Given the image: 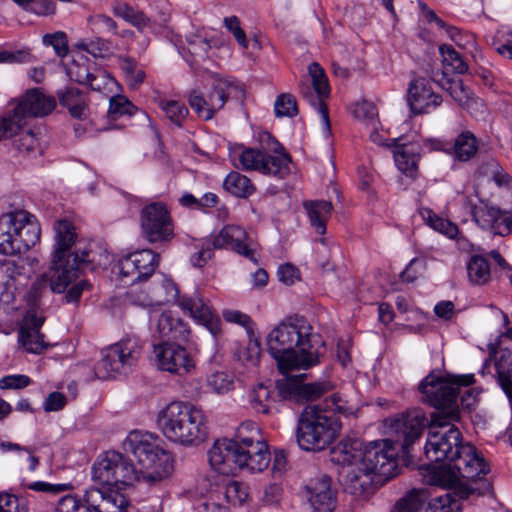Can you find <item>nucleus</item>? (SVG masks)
<instances>
[{"label": "nucleus", "mask_w": 512, "mask_h": 512, "mask_svg": "<svg viewBox=\"0 0 512 512\" xmlns=\"http://www.w3.org/2000/svg\"><path fill=\"white\" fill-rule=\"evenodd\" d=\"M454 421L434 415L428 427L425 456L430 462L429 483L440 488H456L461 480L476 481L489 472L484 457L463 442Z\"/></svg>", "instance_id": "f257e3e1"}, {"label": "nucleus", "mask_w": 512, "mask_h": 512, "mask_svg": "<svg viewBox=\"0 0 512 512\" xmlns=\"http://www.w3.org/2000/svg\"><path fill=\"white\" fill-rule=\"evenodd\" d=\"M397 452L388 440L374 441L363 448L357 442L339 444L331 451V459L339 464L340 482L354 496H367L374 486L397 474Z\"/></svg>", "instance_id": "f03ea898"}, {"label": "nucleus", "mask_w": 512, "mask_h": 512, "mask_svg": "<svg viewBox=\"0 0 512 512\" xmlns=\"http://www.w3.org/2000/svg\"><path fill=\"white\" fill-rule=\"evenodd\" d=\"M54 251L49 274H42L33 284L38 292L49 288L54 293H63L86 267L95 269L109 262V254L92 249L77 248L71 251L77 240L75 226L68 220H58L54 224Z\"/></svg>", "instance_id": "7ed1b4c3"}, {"label": "nucleus", "mask_w": 512, "mask_h": 512, "mask_svg": "<svg viewBox=\"0 0 512 512\" xmlns=\"http://www.w3.org/2000/svg\"><path fill=\"white\" fill-rule=\"evenodd\" d=\"M267 349L282 374L307 370L320 362L312 327L298 316L279 323L266 338Z\"/></svg>", "instance_id": "20e7f679"}, {"label": "nucleus", "mask_w": 512, "mask_h": 512, "mask_svg": "<svg viewBox=\"0 0 512 512\" xmlns=\"http://www.w3.org/2000/svg\"><path fill=\"white\" fill-rule=\"evenodd\" d=\"M157 426L170 441L185 447L203 442L208 434L204 411L184 401H173L158 412Z\"/></svg>", "instance_id": "39448f33"}, {"label": "nucleus", "mask_w": 512, "mask_h": 512, "mask_svg": "<svg viewBox=\"0 0 512 512\" xmlns=\"http://www.w3.org/2000/svg\"><path fill=\"white\" fill-rule=\"evenodd\" d=\"M123 448L137 459L138 471L144 482L154 485L172 474V456L161 447L157 435L134 430L124 440Z\"/></svg>", "instance_id": "423d86ee"}, {"label": "nucleus", "mask_w": 512, "mask_h": 512, "mask_svg": "<svg viewBox=\"0 0 512 512\" xmlns=\"http://www.w3.org/2000/svg\"><path fill=\"white\" fill-rule=\"evenodd\" d=\"M474 383V375H459L453 378H443L434 374L427 375L419 385L421 400L438 410L431 415H439L443 419L459 420L458 395L461 387Z\"/></svg>", "instance_id": "0eeeda50"}, {"label": "nucleus", "mask_w": 512, "mask_h": 512, "mask_svg": "<svg viewBox=\"0 0 512 512\" xmlns=\"http://www.w3.org/2000/svg\"><path fill=\"white\" fill-rule=\"evenodd\" d=\"M337 422L318 405L307 406L301 413L296 439L299 447L306 451H321L334 440Z\"/></svg>", "instance_id": "6e6552de"}, {"label": "nucleus", "mask_w": 512, "mask_h": 512, "mask_svg": "<svg viewBox=\"0 0 512 512\" xmlns=\"http://www.w3.org/2000/svg\"><path fill=\"white\" fill-rule=\"evenodd\" d=\"M129 501L114 487H91L86 490L83 502L73 495L63 496L55 512H127Z\"/></svg>", "instance_id": "1a4fd4ad"}, {"label": "nucleus", "mask_w": 512, "mask_h": 512, "mask_svg": "<svg viewBox=\"0 0 512 512\" xmlns=\"http://www.w3.org/2000/svg\"><path fill=\"white\" fill-rule=\"evenodd\" d=\"M266 140L272 142L270 149L275 154H268L262 149L246 148L239 155L241 168L245 171H257L264 175L284 179L291 173V158L268 132L261 135V142Z\"/></svg>", "instance_id": "9d476101"}, {"label": "nucleus", "mask_w": 512, "mask_h": 512, "mask_svg": "<svg viewBox=\"0 0 512 512\" xmlns=\"http://www.w3.org/2000/svg\"><path fill=\"white\" fill-rule=\"evenodd\" d=\"M142 346L138 338L127 337L101 351V359L95 367V373L100 379L126 374L136 366Z\"/></svg>", "instance_id": "9b49d317"}, {"label": "nucleus", "mask_w": 512, "mask_h": 512, "mask_svg": "<svg viewBox=\"0 0 512 512\" xmlns=\"http://www.w3.org/2000/svg\"><path fill=\"white\" fill-rule=\"evenodd\" d=\"M91 473L95 482L108 487L117 484L132 485L135 481H143L131 460L113 450L106 451L97 458Z\"/></svg>", "instance_id": "f8f14e48"}, {"label": "nucleus", "mask_w": 512, "mask_h": 512, "mask_svg": "<svg viewBox=\"0 0 512 512\" xmlns=\"http://www.w3.org/2000/svg\"><path fill=\"white\" fill-rule=\"evenodd\" d=\"M430 421L420 408L407 411L385 420V427L392 441L400 445L404 453L418 440Z\"/></svg>", "instance_id": "ddd939ff"}, {"label": "nucleus", "mask_w": 512, "mask_h": 512, "mask_svg": "<svg viewBox=\"0 0 512 512\" xmlns=\"http://www.w3.org/2000/svg\"><path fill=\"white\" fill-rule=\"evenodd\" d=\"M163 285L165 289L174 291L176 304L185 314L205 326L213 336L220 333L221 321L219 316L198 291L191 294H179L175 283L170 279H164Z\"/></svg>", "instance_id": "4468645a"}, {"label": "nucleus", "mask_w": 512, "mask_h": 512, "mask_svg": "<svg viewBox=\"0 0 512 512\" xmlns=\"http://www.w3.org/2000/svg\"><path fill=\"white\" fill-rule=\"evenodd\" d=\"M141 235L150 243L168 242L174 237V224L166 204L152 202L140 214Z\"/></svg>", "instance_id": "2eb2a0df"}, {"label": "nucleus", "mask_w": 512, "mask_h": 512, "mask_svg": "<svg viewBox=\"0 0 512 512\" xmlns=\"http://www.w3.org/2000/svg\"><path fill=\"white\" fill-rule=\"evenodd\" d=\"M238 93H242L238 85L226 79H218L207 96L196 90L191 91L188 102L199 118L208 121L223 108L228 98Z\"/></svg>", "instance_id": "dca6fc26"}, {"label": "nucleus", "mask_w": 512, "mask_h": 512, "mask_svg": "<svg viewBox=\"0 0 512 512\" xmlns=\"http://www.w3.org/2000/svg\"><path fill=\"white\" fill-rule=\"evenodd\" d=\"M278 379L275 383L277 399L294 403H305L320 398L323 394L332 390L333 385L329 381L304 383L301 376H287Z\"/></svg>", "instance_id": "f3484780"}, {"label": "nucleus", "mask_w": 512, "mask_h": 512, "mask_svg": "<svg viewBox=\"0 0 512 512\" xmlns=\"http://www.w3.org/2000/svg\"><path fill=\"white\" fill-rule=\"evenodd\" d=\"M309 76L299 83L300 94L313 106L317 107L323 124L330 131L329 113L324 99L330 94V88L324 70L316 62L308 67Z\"/></svg>", "instance_id": "a211bd4d"}, {"label": "nucleus", "mask_w": 512, "mask_h": 512, "mask_svg": "<svg viewBox=\"0 0 512 512\" xmlns=\"http://www.w3.org/2000/svg\"><path fill=\"white\" fill-rule=\"evenodd\" d=\"M213 247L234 251L251 262L258 263L257 243L241 226H224L213 237Z\"/></svg>", "instance_id": "6ab92c4d"}, {"label": "nucleus", "mask_w": 512, "mask_h": 512, "mask_svg": "<svg viewBox=\"0 0 512 512\" xmlns=\"http://www.w3.org/2000/svg\"><path fill=\"white\" fill-rule=\"evenodd\" d=\"M153 353L158 368L171 374L185 375L195 364L183 346L174 342H162L154 345Z\"/></svg>", "instance_id": "aec40b11"}, {"label": "nucleus", "mask_w": 512, "mask_h": 512, "mask_svg": "<svg viewBox=\"0 0 512 512\" xmlns=\"http://www.w3.org/2000/svg\"><path fill=\"white\" fill-rule=\"evenodd\" d=\"M159 258V254L151 249L135 251L119 260V273L122 277L131 278V283H138L152 276L159 264Z\"/></svg>", "instance_id": "412c9836"}, {"label": "nucleus", "mask_w": 512, "mask_h": 512, "mask_svg": "<svg viewBox=\"0 0 512 512\" xmlns=\"http://www.w3.org/2000/svg\"><path fill=\"white\" fill-rule=\"evenodd\" d=\"M11 104L27 123V118H41L51 114L56 108V99L40 88H32L11 101Z\"/></svg>", "instance_id": "4be33fe9"}, {"label": "nucleus", "mask_w": 512, "mask_h": 512, "mask_svg": "<svg viewBox=\"0 0 512 512\" xmlns=\"http://www.w3.org/2000/svg\"><path fill=\"white\" fill-rule=\"evenodd\" d=\"M237 470L249 472L264 471L271 461V455L267 443L260 439L249 440V443L237 445Z\"/></svg>", "instance_id": "5701e85b"}, {"label": "nucleus", "mask_w": 512, "mask_h": 512, "mask_svg": "<svg viewBox=\"0 0 512 512\" xmlns=\"http://www.w3.org/2000/svg\"><path fill=\"white\" fill-rule=\"evenodd\" d=\"M408 103L414 114L429 113L440 106L442 98L433 91L429 80L418 77L409 85Z\"/></svg>", "instance_id": "b1692460"}, {"label": "nucleus", "mask_w": 512, "mask_h": 512, "mask_svg": "<svg viewBox=\"0 0 512 512\" xmlns=\"http://www.w3.org/2000/svg\"><path fill=\"white\" fill-rule=\"evenodd\" d=\"M44 323L43 317H38L35 313L28 312L20 326L18 339L22 347L28 353L40 354L49 346L44 341V335L40 332Z\"/></svg>", "instance_id": "393cba45"}, {"label": "nucleus", "mask_w": 512, "mask_h": 512, "mask_svg": "<svg viewBox=\"0 0 512 512\" xmlns=\"http://www.w3.org/2000/svg\"><path fill=\"white\" fill-rule=\"evenodd\" d=\"M15 217V249L16 254H22L39 242L41 229L35 217L24 210L15 211Z\"/></svg>", "instance_id": "a878e982"}, {"label": "nucleus", "mask_w": 512, "mask_h": 512, "mask_svg": "<svg viewBox=\"0 0 512 512\" xmlns=\"http://www.w3.org/2000/svg\"><path fill=\"white\" fill-rule=\"evenodd\" d=\"M237 444L223 438L214 442L208 451V458L211 467L217 472L229 475L237 471Z\"/></svg>", "instance_id": "bb28decb"}, {"label": "nucleus", "mask_w": 512, "mask_h": 512, "mask_svg": "<svg viewBox=\"0 0 512 512\" xmlns=\"http://www.w3.org/2000/svg\"><path fill=\"white\" fill-rule=\"evenodd\" d=\"M330 477L323 475L306 486L308 500L317 512H332L336 507V490Z\"/></svg>", "instance_id": "cd10ccee"}, {"label": "nucleus", "mask_w": 512, "mask_h": 512, "mask_svg": "<svg viewBox=\"0 0 512 512\" xmlns=\"http://www.w3.org/2000/svg\"><path fill=\"white\" fill-rule=\"evenodd\" d=\"M247 401L249 407L258 414L270 415L278 410L275 389L264 383H258L248 390Z\"/></svg>", "instance_id": "c85d7f7f"}, {"label": "nucleus", "mask_w": 512, "mask_h": 512, "mask_svg": "<svg viewBox=\"0 0 512 512\" xmlns=\"http://www.w3.org/2000/svg\"><path fill=\"white\" fill-rule=\"evenodd\" d=\"M156 328L160 337L178 341H187L190 333L187 323L171 311L160 314Z\"/></svg>", "instance_id": "c756f323"}, {"label": "nucleus", "mask_w": 512, "mask_h": 512, "mask_svg": "<svg viewBox=\"0 0 512 512\" xmlns=\"http://www.w3.org/2000/svg\"><path fill=\"white\" fill-rule=\"evenodd\" d=\"M505 337L512 341V329H508ZM494 371L497 383L507 395L512 399V351L502 349L499 357L494 362Z\"/></svg>", "instance_id": "7c9ffc66"}, {"label": "nucleus", "mask_w": 512, "mask_h": 512, "mask_svg": "<svg viewBox=\"0 0 512 512\" xmlns=\"http://www.w3.org/2000/svg\"><path fill=\"white\" fill-rule=\"evenodd\" d=\"M303 206L307 212L311 226L318 234L324 235L326 232V223L332 212L331 202L325 200L306 201Z\"/></svg>", "instance_id": "2f4dec72"}, {"label": "nucleus", "mask_w": 512, "mask_h": 512, "mask_svg": "<svg viewBox=\"0 0 512 512\" xmlns=\"http://www.w3.org/2000/svg\"><path fill=\"white\" fill-rule=\"evenodd\" d=\"M15 212L5 213L0 216V254L16 255L15 249Z\"/></svg>", "instance_id": "473e14b6"}, {"label": "nucleus", "mask_w": 512, "mask_h": 512, "mask_svg": "<svg viewBox=\"0 0 512 512\" xmlns=\"http://www.w3.org/2000/svg\"><path fill=\"white\" fill-rule=\"evenodd\" d=\"M478 151L476 137L469 131L462 132L451 143V153L455 160L466 162L473 158Z\"/></svg>", "instance_id": "72a5a7b5"}, {"label": "nucleus", "mask_w": 512, "mask_h": 512, "mask_svg": "<svg viewBox=\"0 0 512 512\" xmlns=\"http://www.w3.org/2000/svg\"><path fill=\"white\" fill-rule=\"evenodd\" d=\"M59 102L69 110L72 117L84 119L87 116L86 98L77 88H67L60 93Z\"/></svg>", "instance_id": "f704fd0d"}, {"label": "nucleus", "mask_w": 512, "mask_h": 512, "mask_svg": "<svg viewBox=\"0 0 512 512\" xmlns=\"http://www.w3.org/2000/svg\"><path fill=\"white\" fill-rule=\"evenodd\" d=\"M472 216L475 223L484 230H492L494 234H498L499 226L503 216L498 208L483 205L475 206L472 209Z\"/></svg>", "instance_id": "c9c22d12"}, {"label": "nucleus", "mask_w": 512, "mask_h": 512, "mask_svg": "<svg viewBox=\"0 0 512 512\" xmlns=\"http://www.w3.org/2000/svg\"><path fill=\"white\" fill-rule=\"evenodd\" d=\"M223 187L227 192L238 198H248L255 191V186L251 180L237 171H232L226 176Z\"/></svg>", "instance_id": "e433bc0d"}, {"label": "nucleus", "mask_w": 512, "mask_h": 512, "mask_svg": "<svg viewBox=\"0 0 512 512\" xmlns=\"http://www.w3.org/2000/svg\"><path fill=\"white\" fill-rule=\"evenodd\" d=\"M26 126L19 112L13 108L0 117V142L14 138Z\"/></svg>", "instance_id": "4c0bfd02"}, {"label": "nucleus", "mask_w": 512, "mask_h": 512, "mask_svg": "<svg viewBox=\"0 0 512 512\" xmlns=\"http://www.w3.org/2000/svg\"><path fill=\"white\" fill-rule=\"evenodd\" d=\"M206 387L214 394L226 395L235 389V377L228 371H214L207 375Z\"/></svg>", "instance_id": "58836bf2"}, {"label": "nucleus", "mask_w": 512, "mask_h": 512, "mask_svg": "<svg viewBox=\"0 0 512 512\" xmlns=\"http://www.w3.org/2000/svg\"><path fill=\"white\" fill-rule=\"evenodd\" d=\"M428 496L426 489H412L396 502L391 512H419Z\"/></svg>", "instance_id": "ea45409f"}, {"label": "nucleus", "mask_w": 512, "mask_h": 512, "mask_svg": "<svg viewBox=\"0 0 512 512\" xmlns=\"http://www.w3.org/2000/svg\"><path fill=\"white\" fill-rule=\"evenodd\" d=\"M467 273L471 283L484 285L491 277L490 265L484 257L474 255L467 264Z\"/></svg>", "instance_id": "a19ab883"}, {"label": "nucleus", "mask_w": 512, "mask_h": 512, "mask_svg": "<svg viewBox=\"0 0 512 512\" xmlns=\"http://www.w3.org/2000/svg\"><path fill=\"white\" fill-rule=\"evenodd\" d=\"M394 160L397 168L408 176H414L417 170L419 156L409 146L398 147L394 152Z\"/></svg>", "instance_id": "79ce46f5"}, {"label": "nucleus", "mask_w": 512, "mask_h": 512, "mask_svg": "<svg viewBox=\"0 0 512 512\" xmlns=\"http://www.w3.org/2000/svg\"><path fill=\"white\" fill-rule=\"evenodd\" d=\"M139 112L143 118L150 121L149 116L144 111H139L126 97L122 95L114 96L110 99L108 115L116 120L123 115H134Z\"/></svg>", "instance_id": "37998d69"}, {"label": "nucleus", "mask_w": 512, "mask_h": 512, "mask_svg": "<svg viewBox=\"0 0 512 512\" xmlns=\"http://www.w3.org/2000/svg\"><path fill=\"white\" fill-rule=\"evenodd\" d=\"M132 287L128 291L127 295L130 301L142 307H150L159 305L163 302L157 291H148V287L144 289L137 286V283H131Z\"/></svg>", "instance_id": "c03bdc74"}, {"label": "nucleus", "mask_w": 512, "mask_h": 512, "mask_svg": "<svg viewBox=\"0 0 512 512\" xmlns=\"http://www.w3.org/2000/svg\"><path fill=\"white\" fill-rule=\"evenodd\" d=\"M12 145L17 151L25 154L37 151L40 146L37 134L32 129L24 130V128L14 136Z\"/></svg>", "instance_id": "a18cd8bd"}, {"label": "nucleus", "mask_w": 512, "mask_h": 512, "mask_svg": "<svg viewBox=\"0 0 512 512\" xmlns=\"http://www.w3.org/2000/svg\"><path fill=\"white\" fill-rule=\"evenodd\" d=\"M159 106L171 123L178 127L182 126L183 121L189 113L183 103L175 100H162Z\"/></svg>", "instance_id": "49530a36"}, {"label": "nucleus", "mask_w": 512, "mask_h": 512, "mask_svg": "<svg viewBox=\"0 0 512 512\" xmlns=\"http://www.w3.org/2000/svg\"><path fill=\"white\" fill-rule=\"evenodd\" d=\"M443 64L450 67L457 74H464L468 71V64L462 56L450 45H442L439 48Z\"/></svg>", "instance_id": "de8ad7c7"}, {"label": "nucleus", "mask_w": 512, "mask_h": 512, "mask_svg": "<svg viewBox=\"0 0 512 512\" xmlns=\"http://www.w3.org/2000/svg\"><path fill=\"white\" fill-rule=\"evenodd\" d=\"M444 494L437 496L429 503L425 512H453L454 507H457V494L455 488H444Z\"/></svg>", "instance_id": "09e8293b"}, {"label": "nucleus", "mask_w": 512, "mask_h": 512, "mask_svg": "<svg viewBox=\"0 0 512 512\" xmlns=\"http://www.w3.org/2000/svg\"><path fill=\"white\" fill-rule=\"evenodd\" d=\"M421 215L434 230L439 231L450 238H453L457 235V226L447 220L440 218L435 213H433L432 210L423 209L421 211Z\"/></svg>", "instance_id": "8fccbe9b"}, {"label": "nucleus", "mask_w": 512, "mask_h": 512, "mask_svg": "<svg viewBox=\"0 0 512 512\" xmlns=\"http://www.w3.org/2000/svg\"><path fill=\"white\" fill-rule=\"evenodd\" d=\"M274 111L277 117L292 118L298 114L296 99L293 95L283 93L276 98Z\"/></svg>", "instance_id": "3c124183"}, {"label": "nucleus", "mask_w": 512, "mask_h": 512, "mask_svg": "<svg viewBox=\"0 0 512 512\" xmlns=\"http://www.w3.org/2000/svg\"><path fill=\"white\" fill-rule=\"evenodd\" d=\"M197 249L191 255L190 261L195 267H203L210 259H212L214 255V250L216 248L213 247V239H202L195 245Z\"/></svg>", "instance_id": "603ef678"}, {"label": "nucleus", "mask_w": 512, "mask_h": 512, "mask_svg": "<svg viewBox=\"0 0 512 512\" xmlns=\"http://www.w3.org/2000/svg\"><path fill=\"white\" fill-rule=\"evenodd\" d=\"M88 22L92 31H94L95 33L108 35L117 34L116 22L107 15L98 14L91 16L89 17Z\"/></svg>", "instance_id": "864d4df0"}, {"label": "nucleus", "mask_w": 512, "mask_h": 512, "mask_svg": "<svg viewBox=\"0 0 512 512\" xmlns=\"http://www.w3.org/2000/svg\"><path fill=\"white\" fill-rule=\"evenodd\" d=\"M262 439L256 424L252 421L243 422L236 430L235 436L230 439L237 445L249 443V440Z\"/></svg>", "instance_id": "5fc2aeb1"}, {"label": "nucleus", "mask_w": 512, "mask_h": 512, "mask_svg": "<svg viewBox=\"0 0 512 512\" xmlns=\"http://www.w3.org/2000/svg\"><path fill=\"white\" fill-rule=\"evenodd\" d=\"M353 114L356 118L366 122L373 129H376L378 110L373 103L368 101L357 103L354 107Z\"/></svg>", "instance_id": "6e6d98bb"}, {"label": "nucleus", "mask_w": 512, "mask_h": 512, "mask_svg": "<svg viewBox=\"0 0 512 512\" xmlns=\"http://www.w3.org/2000/svg\"><path fill=\"white\" fill-rule=\"evenodd\" d=\"M328 415L330 413H338L342 415H348L352 413L353 408L348 405V402L339 394L334 393L325 400V408Z\"/></svg>", "instance_id": "4d7b16f0"}, {"label": "nucleus", "mask_w": 512, "mask_h": 512, "mask_svg": "<svg viewBox=\"0 0 512 512\" xmlns=\"http://www.w3.org/2000/svg\"><path fill=\"white\" fill-rule=\"evenodd\" d=\"M43 42L46 45H51L56 54L64 57L68 53V40L64 32H56L54 34H46L43 37Z\"/></svg>", "instance_id": "13d9d810"}, {"label": "nucleus", "mask_w": 512, "mask_h": 512, "mask_svg": "<svg viewBox=\"0 0 512 512\" xmlns=\"http://www.w3.org/2000/svg\"><path fill=\"white\" fill-rule=\"evenodd\" d=\"M448 87L445 88L450 96L461 106L468 103L470 91L465 88L461 80L448 81Z\"/></svg>", "instance_id": "bf43d9fd"}, {"label": "nucleus", "mask_w": 512, "mask_h": 512, "mask_svg": "<svg viewBox=\"0 0 512 512\" xmlns=\"http://www.w3.org/2000/svg\"><path fill=\"white\" fill-rule=\"evenodd\" d=\"M26 487L35 492H42L50 495H58L70 488L69 484H51L44 481L28 483Z\"/></svg>", "instance_id": "052dcab7"}, {"label": "nucleus", "mask_w": 512, "mask_h": 512, "mask_svg": "<svg viewBox=\"0 0 512 512\" xmlns=\"http://www.w3.org/2000/svg\"><path fill=\"white\" fill-rule=\"evenodd\" d=\"M224 25L233 34L236 41L242 48H248V40L246 38V34L240 27V21L236 16L224 18Z\"/></svg>", "instance_id": "680f3d73"}, {"label": "nucleus", "mask_w": 512, "mask_h": 512, "mask_svg": "<svg viewBox=\"0 0 512 512\" xmlns=\"http://www.w3.org/2000/svg\"><path fill=\"white\" fill-rule=\"evenodd\" d=\"M487 165L491 169L493 180L497 186L505 187L512 191V177L507 172H505L494 160L488 162Z\"/></svg>", "instance_id": "e2e57ef3"}, {"label": "nucleus", "mask_w": 512, "mask_h": 512, "mask_svg": "<svg viewBox=\"0 0 512 512\" xmlns=\"http://www.w3.org/2000/svg\"><path fill=\"white\" fill-rule=\"evenodd\" d=\"M0 512H28L26 506L14 495L0 494Z\"/></svg>", "instance_id": "0e129e2a"}, {"label": "nucleus", "mask_w": 512, "mask_h": 512, "mask_svg": "<svg viewBox=\"0 0 512 512\" xmlns=\"http://www.w3.org/2000/svg\"><path fill=\"white\" fill-rule=\"evenodd\" d=\"M31 383L26 375H8L0 379V389H22Z\"/></svg>", "instance_id": "69168bd1"}, {"label": "nucleus", "mask_w": 512, "mask_h": 512, "mask_svg": "<svg viewBox=\"0 0 512 512\" xmlns=\"http://www.w3.org/2000/svg\"><path fill=\"white\" fill-rule=\"evenodd\" d=\"M82 48L95 57H103L105 53L110 51L111 43L106 39L96 38L87 44H83Z\"/></svg>", "instance_id": "338daca9"}, {"label": "nucleus", "mask_w": 512, "mask_h": 512, "mask_svg": "<svg viewBox=\"0 0 512 512\" xmlns=\"http://www.w3.org/2000/svg\"><path fill=\"white\" fill-rule=\"evenodd\" d=\"M247 487L239 482H232L227 486L226 496L239 504L244 503L248 498Z\"/></svg>", "instance_id": "774afa93"}]
</instances>
